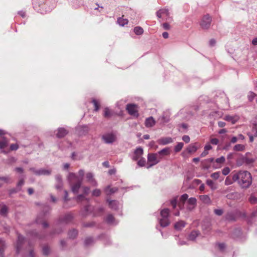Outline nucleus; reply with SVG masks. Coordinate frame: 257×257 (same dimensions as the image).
Listing matches in <instances>:
<instances>
[{"label": "nucleus", "instance_id": "f257e3e1", "mask_svg": "<svg viewBox=\"0 0 257 257\" xmlns=\"http://www.w3.org/2000/svg\"><path fill=\"white\" fill-rule=\"evenodd\" d=\"M232 180L237 181L239 185L244 188H248L252 183L250 173L247 171H240L232 175Z\"/></svg>", "mask_w": 257, "mask_h": 257}, {"label": "nucleus", "instance_id": "f03ea898", "mask_svg": "<svg viewBox=\"0 0 257 257\" xmlns=\"http://www.w3.org/2000/svg\"><path fill=\"white\" fill-rule=\"evenodd\" d=\"M169 213L170 211L168 208L163 209L161 211L160 215L161 218L159 219V224L161 227H166L170 224V221L168 218Z\"/></svg>", "mask_w": 257, "mask_h": 257}, {"label": "nucleus", "instance_id": "7ed1b4c3", "mask_svg": "<svg viewBox=\"0 0 257 257\" xmlns=\"http://www.w3.org/2000/svg\"><path fill=\"white\" fill-rule=\"evenodd\" d=\"M162 159L161 157H158V154L156 153L149 154L148 155V164L147 166L148 169L157 164Z\"/></svg>", "mask_w": 257, "mask_h": 257}, {"label": "nucleus", "instance_id": "20e7f679", "mask_svg": "<svg viewBox=\"0 0 257 257\" xmlns=\"http://www.w3.org/2000/svg\"><path fill=\"white\" fill-rule=\"evenodd\" d=\"M156 15L158 18H161L162 16H165L166 17L165 19V21L169 22H172L173 21V18L170 16V13L168 8H164L160 9L156 13Z\"/></svg>", "mask_w": 257, "mask_h": 257}, {"label": "nucleus", "instance_id": "39448f33", "mask_svg": "<svg viewBox=\"0 0 257 257\" xmlns=\"http://www.w3.org/2000/svg\"><path fill=\"white\" fill-rule=\"evenodd\" d=\"M102 140L106 144H112L116 140V133L113 132L106 133L102 136Z\"/></svg>", "mask_w": 257, "mask_h": 257}, {"label": "nucleus", "instance_id": "423d86ee", "mask_svg": "<svg viewBox=\"0 0 257 257\" xmlns=\"http://www.w3.org/2000/svg\"><path fill=\"white\" fill-rule=\"evenodd\" d=\"M26 242V240L25 237L21 234L18 236V240L16 244V253L17 254L24 249V244Z\"/></svg>", "mask_w": 257, "mask_h": 257}, {"label": "nucleus", "instance_id": "0eeeda50", "mask_svg": "<svg viewBox=\"0 0 257 257\" xmlns=\"http://www.w3.org/2000/svg\"><path fill=\"white\" fill-rule=\"evenodd\" d=\"M211 21V18L208 15H205L200 21V26L203 29H208L210 26Z\"/></svg>", "mask_w": 257, "mask_h": 257}, {"label": "nucleus", "instance_id": "6e6552de", "mask_svg": "<svg viewBox=\"0 0 257 257\" xmlns=\"http://www.w3.org/2000/svg\"><path fill=\"white\" fill-rule=\"evenodd\" d=\"M138 106L137 105L134 104H127L126 105V109L127 110L128 113L136 117L139 116V113L137 110Z\"/></svg>", "mask_w": 257, "mask_h": 257}, {"label": "nucleus", "instance_id": "1a4fd4ad", "mask_svg": "<svg viewBox=\"0 0 257 257\" xmlns=\"http://www.w3.org/2000/svg\"><path fill=\"white\" fill-rule=\"evenodd\" d=\"M45 217L44 213H40L36 219V222L37 224H42L44 228H46L49 226V224L45 221Z\"/></svg>", "mask_w": 257, "mask_h": 257}, {"label": "nucleus", "instance_id": "9d476101", "mask_svg": "<svg viewBox=\"0 0 257 257\" xmlns=\"http://www.w3.org/2000/svg\"><path fill=\"white\" fill-rule=\"evenodd\" d=\"M143 154V149L142 147H138L135 150L134 154L132 157L134 161H137L142 158Z\"/></svg>", "mask_w": 257, "mask_h": 257}, {"label": "nucleus", "instance_id": "9b49d317", "mask_svg": "<svg viewBox=\"0 0 257 257\" xmlns=\"http://www.w3.org/2000/svg\"><path fill=\"white\" fill-rule=\"evenodd\" d=\"M86 181L90 183L92 186L96 187L98 184L97 181L94 178V175L92 173H87L86 175Z\"/></svg>", "mask_w": 257, "mask_h": 257}, {"label": "nucleus", "instance_id": "f8f14e48", "mask_svg": "<svg viewBox=\"0 0 257 257\" xmlns=\"http://www.w3.org/2000/svg\"><path fill=\"white\" fill-rule=\"evenodd\" d=\"M73 217L72 213H68L63 218L60 219L59 223H68L72 220Z\"/></svg>", "mask_w": 257, "mask_h": 257}, {"label": "nucleus", "instance_id": "ddd939ff", "mask_svg": "<svg viewBox=\"0 0 257 257\" xmlns=\"http://www.w3.org/2000/svg\"><path fill=\"white\" fill-rule=\"evenodd\" d=\"M82 180L79 179L74 184H70L71 186V190L73 193L76 194L78 192V191L81 187L82 184Z\"/></svg>", "mask_w": 257, "mask_h": 257}, {"label": "nucleus", "instance_id": "4468645a", "mask_svg": "<svg viewBox=\"0 0 257 257\" xmlns=\"http://www.w3.org/2000/svg\"><path fill=\"white\" fill-rule=\"evenodd\" d=\"M106 201L108 203L109 208L114 210H117L120 205L119 202L115 200H110L109 199H107Z\"/></svg>", "mask_w": 257, "mask_h": 257}, {"label": "nucleus", "instance_id": "2eb2a0df", "mask_svg": "<svg viewBox=\"0 0 257 257\" xmlns=\"http://www.w3.org/2000/svg\"><path fill=\"white\" fill-rule=\"evenodd\" d=\"M55 179L56 181L55 185L56 189L57 190L62 189L63 186L62 176L59 174L56 175L55 176Z\"/></svg>", "mask_w": 257, "mask_h": 257}, {"label": "nucleus", "instance_id": "dca6fc26", "mask_svg": "<svg viewBox=\"0 0 257 257\" xmlns=\"http://www.w3.org/2000/svg\"><path fill=\"white\" fill-rule=\"evenodd\" d=\"M92 212L91 208L89 205L85 206L80 211V214L83 217L87 216Z\"/></svg>", "mask_w": 257, "mask_h": 257}, {"label": "nucleus", "instance_id": "f3484780", "mask_svg": "<svg viewBox=\"0 0 257 257\" xmlns=\"http://www.w3.org/2000/svg\"><path fill=\"white\" fill-rule=\"evenodd\" d=\"M169 120H170V116L166 112L163 113L162 115L160 116L159 118H158V121L161 124H164V123H167L169 121Z\"/></svg>", "mask_w": 257, "mask_h": 257}, {"label": "nucleus", "instance_id": "a211bd4d", "mask_svg": "<svg viewBox=\"0 0 257 257\" xmlns=\"http://www.w3.org/2000/svg\"><path fill=\"white\" fill-rule=\"evenodd\" d=\"M68 131L64 127H59L57 130L56 137L58 138H62L64 137L67 134Z\"/></svg>", "mask_w": 257, "mask_h": 257}, {"label": "nucleus", "instance_id": "6ab92c4d", "mask_svg": "<svg viewBox=\"0 0 257 257\" xmlns=\"http://www.w3.org/2000/svg\"><path fill=\"white\" fill-rule=\"evenodd\" d=\"M160 145H166L173 142V139L170 137H164L160 138L158 141Z\"/></svg>", "mask_w": 257, "mask_h": 257}, {"label": "nucleus", "instance_id": "aec40b11", "mask_svg": "<svg viewBox=\"0 0 257 257\" xmlns=\"http://www.w3.org/2000/svg\"><path fill=\"white\" fill-rule=\"evenodd\" d=\"M105 220L106 222L110 225H115L118 223V222L115 220L114 217L111 214H109L107 215Z\"/></svg>", "mask_w": 257, "mask_h": 257}, {"label": "nucleus", "instance_id": "412c9836", "mask_svg": "<svg viewBox=\"0 0 257 257\" xmlns=\"http://www.w3.org/2000/svg\"><path fill=\"white\" fill-rule=\"evenodd\" d=\"M236 217L237 213L235 212H228L225 216L226 219L230 221L236 220Z\"/></svg>", "mask_w": 257, "mask_h": 257}, {"label": "nucleus", "instance_id": "4be33fe9", "mask_svg": "<svg viewBox=\"0 0 257 257\" xmlns=\"http://www.w3.org/2000/svg\"><path fill=\"white\" fill-rule=\"evenodd\" d=\"M156 121L153 117L151 116L146 118L145 125L147 127H151L155 124Z\"/></svg>", "mask_w": 257, "mask_h": 257}, {"label": "nucleus", "instance_id": "5701e85b", "mask_svg": "<svg viewBox=\"0 0 257 257\" xmlns=\"http://www.w3.org/2000/svg\"><path fill=\"white\" fill-rule=\"evenodd\" d=\"M37 173V176H41V175L48 176V175H49L51 174V170L44 169V168H41V169L38 170V172Z\"/></svg>", "mask_w": 257, "mask_h": 257}, {"label": "nucleus", "instance_id": "b1692460", "mask_svg": "<svg viewBox=\"0 0 257 257\" xmlns=\"http://www.w3.org/2000/svg\"><path fill=\"white\" fill-rule=\"evenodd\" d=\"M79 179L78 176L73 173H69L68 176V181L70 184H72L73 181L75 180L77 182Z\"/></svg>", "mask_w": 257, "mask_h": 257}, {"label": "nucleus", "instance_id": "393cba45", "mask_svg": "<svg viewBox=\"0 0 257 257\" xmlns=\"http://www.w3.org/2000/svg\"><path fill=\"white\" fill-rule=\"evenodd\" d=\"M156 154H158V157H161L162 158L164 156L170 155V150L168 148H166L159 151Z\"/></svg>", "mask_w": 257, "mask_h": 257}, {"label": "nucleus", "instance_id": "a878e982", "mask_svg": "<svg viewBox=\"0 0 257 257\" xmlns=\"http://www.w3.org/2000/svg\"><path fill=\"white\" fill-rule=\"evenodd\" d=\"M199 234V231L197 230H193L189 234L188 238L190 240L194 241Z\"/></svg>", "mask_w": 257, "mask_h": 257}, {"label": "nucleus", "instance_id": "bb28decb", "mask_svg": "<svg viewBox=\"0 0 257 257\" xmlns=\"http://www.w3.org/2000/svg\"><path fill=\"white\" fill-rule=\"evenodd\" d=\"M197 200L194 197H191L188 199L187 203L189 205L192 206V207L188 206V209L189 210L192 209L196 205Z\"/></svg>", "mask_w": 257, "mask_h": 257}, {"label": "nucleus", "instance_id": "cd10ccee", "mask_svg": "<svg viewBox=\"0 0 257 257\" xmlns=\"http://www.w3.org/2000/svg\"><path fill=\"white\" fill-rule=\"evenodd\" d=\"M118 190L117 187L110 188L109 186H108L105 188L104 191L107 195H110L117 192Z\"/></svg>", "mask_w": 257, "mask_h": 257}, {"label": "nucleus", "instance_id": "c85d7f7f", "mask_svg": "<svg viewBox=\"0 0 257 257\" xmlns=\"http://www.w3.org/2000/svg\"><path fill=\"white\" fill-rule=\"evenodd\" d=\"M185 222L184 221L180 220L176 222L174 225V228L177 230H180L185 226Z\"/></svg>", "mask_w": 257, "mask_h": 257}, {"label": "nucleus", "instance_id": "c756f323", "mask_svg": "<svg viewBox=\"0 0 257 257\" xmlns=\"http://www.w3.org/2000/svg\"><path fill=\"white\" fill-rule=\"evenodd\" d=\"M188 195L187 194H184L180 198L179 207L181 209L183 207L184 202L188 199Z\"/></svg>", "mask_w": 257, "mask_h": 257}, {"label": "nucleus", "instance_id": "7c9ffc66", "mask_svg": "<svg viewBox=\"0 0 257 257\" xmlns=\"http://www.w3.org/2000/svg\"><path fill=\"white\" fill-rule=\"evenodd\" d=\"M250 133L252 134L255 137L257 138V117L255 118V120L252 122V127Z\"/></svg>", "mask_w": 257, "mask_h": 257}, {"label": "nucleus", "instance_id": "2f4dec72", "mask_svg": "<svg viewBox=\"0 0 257 257\" xmlns=\"http://www.w3.org/2000/svg\"><path fill=\"white\" fill-rule=\"evenodd\" d=\"M11 182V178L9 176L0 177V187L5 183H10Z\"/></svg>", "mask_w": 257, "mask_h": 257}, {"label": "nucleus", "instance_id": "473e14b6", "mask_svg": "<svg viewBox=\"0 0 257 257\" xmlns=\"http://www.w3.org/2000/svg\"><path fill=\"white\" fill-rule=\"evenodd\" d=\"M200 200L204 203L209 204L211 202L210 197L207 195H202L199 196Z\"/></svg>", "mask_w": 257, "mask_h": 257}, {"label": "nucleus", "instance_id": "72a5a7b5", "mask_svg": "<svg viewBox=\"0 0 257 257\" xmlns=\"http://www.w3.org/2000/svg\"><path fill=\"white\" fill-rule=\"evenodd\" d=\"M224 119L226 121L231 122L232 123H235L237 120V118L234 116L227 115L225 116Z\"/></svg>", "mask_w": 257, "mask_h": 257}, {"label": "nucleus", "instance_id": "f704fd0d", "mask_svg": "<svg viewBox=\"0 0 257 257\" xmlns=\"http://www.w3.org/2000/svg\"><path fill=\"white\" fill-rule=\"evenodd\" d=\"M8 212V208L5 205H3L1 206V208L0 209V214L2 216H5L7 215Z\"/></svg>", "mask_w": 257, "mask_h": 257}, {"label": "nucleus", "instance_id": "c9c22d12", "mask_svg": "<svg viewBox=\"0 0 257 257\" xmlns=\"http://www.w3.org/2000/svg\"><path fill=\"white\" fill-rule=\"evenodd\" d=\"M75 199L78 202H81L84 200L86 201L87 202H88L89 201V199L88 198H86L84 195L83 194H80L78 195Z\"/></svg>", "mask_w": 257, "mask_h": 257}, {"label": "nucleus", "instance_id": "e433bc0d", "mask_svg": "<svg viewBox=\"0 0 257 257\" xmlns=\"http://www.w3.org/2000/svg\"><path fill=\"white\" fill-rule=\"evenodd\" d=\"M117 23L120 26H124L125 25L128 23V20L126 19H123L122 18H119L117 19Z\"/></svg>", "mask_w": 257, "mask_h": 257}, {"label": "nucleus", "instance_id": "4c0bfd02", "mask_svg": "<svg viewBox=\"0 0 257 257\" xmlns=\"http://www.w3.org/2000/svg\"><path fill=\"white\" fill-rule=\"evenodd\" d=\"M78 234V231L77 230L73 229L69 231L68 233V235L69 238H75Z\"/></svg>", "mask_w": 257, "mask_h": 257}, {"label": "nucleus", "instance_id": "58836bf2", "mask_svg": "<svg viewBox=\"0 0 257 257\" xmlns=\"http://www.w3.org/2000/svg\"><path fill=\"white\" fill-rule=\"evenodd\" d=\"M206 184L208 186H209V187L211 188V189H212L213 190H215L217 188L216 185L214 184L213 181L211 180H209V179L207 180Z\"/></svg>", "mask_w": 257, "mask_h": 257}, {"label": "nucleus", "instance_id": "ea45409f", "mask_svg": "<svg viewBox=\"0 0 257 257\" xmlns=\"http://www.w3.org/2000/svg\"><path fill=\"white\" fill-rule=\"evenodd\" d=\"M104 210V207H100L97 209L94 210L93 212L94 216H98L100 215Z\"/></svg>", "mask_w": 257, "mask_h": 257}, {"label": "nucleus", "instance_id": "a19ab883", "mask_svg": "<svg viewBox=\"0 0 257 257\" xmlns=\"http://www.w3.org/2000/svg\"><path fill=\"white\" fill-rule=\"evenodd\" d=\"M98 238L102 239L105 244H109L110 242L109 237L105 234H101L98 236Z\"/></svg>", "mask_w": 257, "mask_h": 257}, {"label": "nucleus", "instance_id": "79ce46f5", "mask_svg": "<svg viewBox=\"0 0 257 257\" xmlns=\"http://www.w3.org/2000/svg\"><path fill=\"white\" fill-rule=\"evenodd\" d=\"M6 247L7 245L5 241L3 239L0 238V251L5 252Z\"/></svg>", "mask_w": 257, "mask_h": 257}, {"label": "nucleus", "instance_id": "37998d69", "mask_svg": "<svg viewBox=\"0 0 257 257\" xmlns=\"http://www.w3.org/2000/svg\"><path fill=\"white\" fill-rule=\"evenodd\" d=\"M8 145V141L5 138H3L0 140V149H3Z\"/></svg>", "mask_w": 257, "mask_h": 257}, {"label": "nucleus", "instance_id": "c03bdc74", "mask_svg": "<svg viewBox=\"0 0 257 257\" xmlns=\"http://www.w3.org/2000/svg\"><path fill=\"white\" fill-rule=\"evenodd\" d=\"M244 149V146L241 144L236 145L233 147V150L235 151H242Z\"/></svg>", "mask_w": 257, "mask_h": 257}, {"label": "nucleus", "instance_id": "a18cd8bd", "mask_svg": "<svg viewBox=\"0 0 257 257\" xmlns=\"http://www.w3.org/2000/svg\"><path fill=\"white\" fill-rule=\"evenodd\" d=\"M24 178L23 177H20L19 181L18 182L17 185V188L20 191L21 190L22 187L24 185Z\"/></svg>", "mask_w": 257, "mask_h": 257}, {"label": "nucleus", "instance_id": "49530a36", "mask_svg": "<svg viewBox=\"0 0 257 257\" xmlns=\"http://www.w3.org/2000/svg\"><path fill=\"white\" fill-rule=\"evenodd\" d=\"M134 32L136 35H140L143 33L144 30L141 27H136L134 28Z\"/></svg>", "mask_w": 257, "mask_h": 257}, {"label": "nucleus", "instance_id": "de8ad7c7", "mask_svg": "<svg viewBox=\"0 0 257 257\" xmlns=\"http://www.w3.org/2000/svg\"><path fill=\"white\" fill-rule=\"evenodd\" d=\"M184 146V144L182 142L178 143L176 146L174 147V151L175 152H180Z\"/></svg>", "mask_w": 257, "mask_h": 257}, {"label": "nucleus", "instance_id": "09e8293b", "mask_svg": "<svg viewBox=\"0 0 257 257\" xmlns=\"http://www.w3.org/2000/svg\"><path fill=\"white\" fill-rule=\"evenodd\" d=\"M187 150L189 153H193L197 151V148L194 145H190L188 146Z\"/></svg>", "mask_w": 257, "mask_h": 257}, {"label": "nucleus", "instance_id": "8fccbe9b", "mask_svg": "<svg viewBox=\"0 0 257 257\" xmlns=\"http://www.w3.org/2000/svg\"><path fill=\"white\" fill-rule=\"evenodd\" d=\"M94 242V239L92 237H89L85 239L84 243L86 245H90L93 244Z\"/></svg>", "mask_w": 257, "mask_h": 257}, {"label": "nucleus", "instance_id": "3c124183", "mask_svg": "<svg viewBox=\"0 0 257 257\" xmlns=\"http://www.w3.org/2000/svg\"><path fill=\"white\" fill-rule=\"evenodd\" d=\"M112 115V112L108 108H105L104 110V116L105 117H110Z\"/></svg>", "mask_w": 257, "mask_h": 257}, {"label": "nucleus", "instance_id": "603ef678", "mask_svg": "<svg viewBox=\"0 0 257 257\" xmlns=\"http://www.w3.org/2000/svg\"><path fill=\"white\" fill-rule=\"evenodd\" d=\"M249 201L251 204L257 203V197L253 194H251L249 198Z\"/></svg>", "mask_w": 257, "mask_h": 257}, {"label": "nucleus", "instance_id": "864d4df0", "mask_svg": "<svg viewBox=\"0 0 257 257\" xmlns=\"http://www.w3.org/2000/svg\"><path fill=\"white\" fill-rule=\"evenodd\" d=\"M101 191L99 189H95L92 192V195L93 196L98 197L101 195Z\"/></svg>", "mask_w": 257, "mask_h": 257}, {"label": "nucleus", "instance_id": "5fc2aeb1", "mask_svg": "<svg viewBox=\"0 0 257 257\" xmlns=\"http://www.w3.org/2000/svg\"><path fill=\"white\" fill-rule=\"evenodd\" d=\"M234 182L232 180V178H230L229 176H228L226 178L225 180V185H229L232 184V183Z\"/></svg>", "mask_w": 257, "mask_h": 257}, {"label": "nucleus", "instance_id": "6e6d98bb", "mask_svg": "<svg viewBox=\"0 0 257 257\" xmlns=\"http://www.w3.org/2000/svg\"><path fill=\"white\" fill-rule=\"evenodd\" d=\"M138 162V165L140 167L144 166L146 163L145 159L144 158H141Z\"/></svg>", "mask_w": 257, "mask_h": 257}, {"label": "nucleus", "instance_id": "4d7b16f0", "mask_svg": "<svg viewBox=\"0 0 257 257\" xmlns=\"http://www.w3.org/2000/svg\"><path fill=\"white\" fill-rule=\"evenodd\" d=\"M225 158L223 156H221L220 158H217L215 160V162L217 164H223L225 162Z\"/></svg>", "mask_w": 257, "mask_h": 257}, {"label": "nucleus", "instance_id": "13d9d810", "mask_svg": "<svg viewBox=\"0 0 257 257\" xmlns=\"http://www.w3.org/2000/svg\"><path fill=\"white\" fill-rule=\"evenodd\" d=\"M92 102L93 103L94 107H95L94 110L95 111L98 110V109H99V104H98L97 101L96 99H93L92 100Z\"/></svg>", "mask_w": 257, "mask_h": 257}, {"label": "nucleus", "instance_id": "bf43d9fd", "mask_svg": "<svg viewBox=\"0 0 257 257\" xmlns=\"http://www.w3.org/2000/svg\"><path fill=\"white\" fill-rule=\"evenodd\" d=\"M43 252L45 255H48L50 252V248L48 246H44L43 248Z\"/></svg>", "mask_w": 257, "mask_h": 257}, {"label": "nucleus", "instance_id": "052dcab7", "mask_svg": "<svg viewBox=\"0 0 257 257\" xmlns=\"http://www.w3.org/2000/svg\"><path fill=\"white\" fill-rule=\"evenodd\" d=\"M230 172V169L228 167H225L223 168L222 170V173L223 175L226 176L228 175Z\"/></svg>", "mask_w": 257, "mask_h": 257}, {"label": "nucleus", "instance_id": "680f3d73", "mask_svg": "<svg viewBox=\"0 0 257 257\" xmlns=\"http://www.w3.org/2000/svg\"><path fill=\"white\" fill-rule=\"evenodd\" d=\"M219 175H220V173L219 172H216L211 174V177L214 179H218Z\"/></svg>", "mask_w": 257, "mask_h": 257}, {"label": "nucleus", "instance_id": "e2e57ef3", "mask_svg": "<svg viewBox=\"0 0 257 257\" xmlns=\"http://www.w3.org/2000/svg\"><path fill=\"white\" fill-rule=\"evenodd\" d=\"M79 179L83 180V177L84 175V171L82 169H81L78 172Z\"/></svg>", "mask_w": 257, "mask_h": 257}, {"label": "nucleus", "instance_id": "0e129e2a", "mask_svg": "<svg viewBox=\"0 0 257 257\" xmlns=\"http://www.w3.org/2000/svg\"><path fill=\"white\" fill-rule=\"evenodd\" d=\"M19 148L18 145L16 144H13L11 145L10 149L12 151H16Z\"/></svg>", "mask_w": 257, "mask_h": 257}, {"label": "nucleus", "instance_id": "69168bd1", "mask_svg": "<svg viewBox=\"0 0 257 257\" xmlns=\"http://www.w3.org/2000/svg\"><path fill=\"white\" fill-rule=\"evenodd\" d=\"M247 136H248L249 137V142L252 143L254 141V137H255L254 136V135L251 134L250 132H249L247 134Z\"/></svg>", "mask_w": 257, "mask_h": 257}, {"label": "nucleus", "instance_id": "338daca9", "mask_svg": "<svg viewBox=\"0 0 257 257\" xmlns=\"http://www.w3.org/2000/svg\"><path fill=\"white\" fill-rule=\"evenodd\" d=\"M242 160H243V162H245L247 164H250L253 162V160L252 159H248L246 158H243Z\"/></svg>", "mask_w": 257, "mask_h": 257}, {"label": "nucleus", "instance_id": "774afa93", "mask_svg": "<svg viewBox=\"0 0 257 257\" xmlns=\"http://www.w3.org/2000/svg\"><path fill=\"white\" fill-rule=\"evenodd\" d=\"M182 140L186 143H189L190 142V137L188 136L185 135V136H183Z\"/></svg>", "mask_w": 257, "mask_h": 257}]
</instances>
